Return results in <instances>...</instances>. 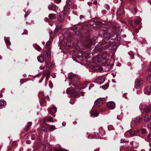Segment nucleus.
Returning a JSON list of instances; mask_svg holds the SVG:
<instances>
[{"label":"nucleus","instance_id":"1","mask_svg":"<svg viewBox=\"0 0 151 151\" xmlns=\"http://www.w3.org/2000/svg\"><path fill=\"white\" fill-rule=\"evenodd\" d=\"M142 111L146 113H151V105L148 106L141 105L140 107Z\"/></svg>","mask_w":151,"mask_h":151},{"label":"nucleus","instance_id":"2","mask_svg":"<svg viewBox=\"0 0 151 151\" xmlns=\"http://www.w3.org/2000/svg\"><path fill=\"white\" fill-rule=\"evenodd\" d=\"M97 60L99 62H101L103 63H105L106 61V57L105 55L98 56L97 58Z\"/></svg>","mask_w":151,"mask_h":151},{"label":"nucleus","instance_id":"3","mask_svg":"<svg viewBox=\"0 0 151 151\" xmlns=\"http://www.w3.org/2000/svg\"><path fill=\"white\" fill-rule=\"evenodd\" d=\"M49 124L45 122H43L41 129L44 132H47L49 131Z\"/></svg>","mask_w":151,"mask_h":151},{"label":"nucleus","instance_id":"4","mask_svg":"<svg viewBox=\"0 0 151 151\" xmlns=\"http://www.w3.org/2000/svg\"><path fill=\"white\" fill-rule=\"evenodd\" d=\"M107 106L111 109H113L115 107V103L112 101L109 102L107 104Z\"/></svg>","mask_w":151,"mask_h":151},{"label":"nucleus","instance_id":"5","mask_svg":"<svg viewBox=\"0 0 151 151\" xmlns=\"http://www.w3.org/2000/svg\"><path fill=\"white\" fill-rule=\"evenodd\" d=\"M78 88H79L78 87L75 88L74 89L72 88H69L67 89L66 92L68 94H72L74 93L76 90L78 89Z\"/></svg>","mask_w":151,"mask_h":151},{"label":"nucleus","instance_id":"6","mask_svg":"<svg viewBox=\"0 0 151 151\" xmlns=\"http://www.w3.org/2000/svg\"><path fill=\"white\" fill-rule=\"evenodd\" d=\"M143 83V81L142 78L137 79L135 82V84L137 86H141Z\"/></svg>","mask_w":151,"mask_h":151},{"label":"nucleus","instance_id":"7","mask_svg":"<svg viewBox=\"0 0 151 151\" xmlns=\"http://www.w3.org/2000/svg\"><path fill=\"white\" fill-rule=\"evenodd\" d=\"M42 122L46 123L48 121L52 122H53V120L52 117L51 116L47 117L44 118L42 120Z\"/></svg>","mask_w":151,"mask_h":151},{"label":"nucleus","instance_id":"8","mask_svg":"<svg viewBox=\"0 0 151 151\" xmlns=\"http://www.w3.org/2000/svg\"><path fill=\"white\" fill-rule=\"evenodd\" d=\"M90 113L91 116L93 117H96L99 115L98 112L96 110L91 111H90Z\"/></svg>","mask_w":151,"mask_h":151},{"label":"nucleus","instance_id":"9","mask_svg":"<svg viewBox=\"0 0 151 151\" xmlns=\"http://www.w3.org/2000/svg\"><path fill=\"white\" fill-rule=\"evenodd\" d=\"M48 111L52 114L56 113L57 111V109L55 106L49 108L48 109Z\"/></svg>","mask_w":151,"mask_h":151},{"label":"nucleus","instance_id":"10","mask_svg":"<svg viewBox=\"0 0 151 151\" xmlns=\"http://www.w3.org/2000/svg\"><path fill=\"white\" fill-rule=\"evenodd\" d=\"M103 103V101L101 99H98L95 102V104L97 106H99L102 105Z\"/></svg>","mask_w":151,"mask_h":151},{"label":"nucleus","instance_id":"11","mask_svg":"<svg viewBox=\"0 0 151 151\" xmlns=\"http://www.w3.org/2000/svg\"><path fill=\"white\" fill-rule=\"evenodd\" d=\"M50 56V50H48L47 52H44L43 55L42 56L45 59L46 58H48Z\"/></svg>","mask_w":151,"mask_h":151},{"label":"nucleus","instance_id":"12","mask_svg":"<svg viewBox=\"0 0 151 151\" xmlns=\"http://www.w3.org/2000/svg\"><path fill=\"white\" fill-rule=\"evenodd\" d=\"M145 93L148 95L151 94V86H148L147 87Z\"/></svg>","mask_w":151,"mask_h":151},{"label":"nucleus","instance_id":"13","mask_svg":"<svg viewBox=\"0 0 151 151\" xmlns=\"http://www.w3.org/2000/svg\"><path fill=\"white\" fill-rule=\"evenodd\" d=\"M49 17L50 19L54 20L56 18V16L55 14H49Z\"/></svg>","mask_w":151,"mask_h":151},{"label":"nucleus","instance_id":"14","mask_svg":"<svg viewBox=\"0 0 151 151\" xmlns=\"http://www.w3.org/2000/svg\"><path fill=\"white\" fill-rule=\"evenodd\" d=\"M151 120V115H146L144 119V121L145 122H148Z\"/></svg>","mask_w":151,"mask_h":151},{"label":"nucleus","instance_id":"15","mask_svg":"<svg viewBox=\"0 0 151 151\" xmlns=\"http://www.w3.org/2000/svg\"><path fill=\"white\" fill-rule=\"evenodd\" d=\"M93 44L91 43V40H89L88 41L87 43L85 44V45L88 47H90V46H91Z\"/></svg>","mask_w":151,"mask_h":151},{"label":"nucleus","instance_id":"16","mask_svg":"<svg viewBox=\"0 0 151 151\" xmlns=\"http://www.w3.org/2000/svg\"><path fill=\"white\" fill-rule=\"evenodd\" d=\"M32 122H28L27 124V125L25 127V130H27L29 127L32 125Z\"/></svg>","mask_w":151,"mask_h":151},{"label":"nucleus","instance_id":"17","mask_svg":"<svg viewBox=\"0 0 151 151\" xmlns=\"http://www.w3.org/2000/svg\"><path fill=\"white\" fill-rule=\"evenodd\" d=\"M33 46L37 50L40 51L41 50V48L40 47L37 45L36 44H34Z\"/></svg>","mask_w":151,"mask_h":151},{"label":"nucleus","instance_id":"18","mask_svg":"<svg viewBox=\"0 0 151 151\" xmlns=\"http://www.w3.org/2000/svg\"><path fill=\"white\" fill-rule=\"evenodd\" d=\"M38 60L40 62L42 63L45 60L43 58L42 56L41 57L38 56L37 57Z\"/></svg>","mask_w":151,"mask_h":151},{"label":"nucleus","instance_id":"19","mask_svg":"<svg viewBox=\"0 0 151 151\" xmlns=\"http://www.w3.org/2000/svg\"><path fill=\"white\" fill-rule=\"evenodd\" d=\"M5 41L6 44L7 45V46L8 47L9 46L11 45V42L8 39H5Z\"/></svg>","mask_w":151,"mask_h":151},{"label":"nucleus","instance_id":"20","mask_svg":"<svg viewBox=\"0 0 151 151\" xmlns=\"http://www.w3.org/2000/svg\"><path fill=\"white\" fill-rule=\"evenodd\" d=\"M44 74V75L46 76V80H48L49 78L50 75V71H48L47 72H45Z\"/></svg>","mask_w":151,"mask_h":151},{"label":"nucleus","instance_id":"21","mask_svg":"<svg viewBox=\"0 0 151 151\" xmlns=\"http://www.w3.org/2000/svg\"><path fill=\"white\" fill-rule=\"evenodd\" d=\"M128 132L131 137H133L135 134L134 131L133 130H130Z\"/></svg>","mask_w":151,"mask_h":151},{"label":"nucleus","instance_id":"22","mask_svg":"<svg viewBox=\"0 0 151 151\" xmlns=\"http://www.w3.org/2000/svg\"><path fill=\"white\" fill-rule=\"evenodd\" d=\"M45 63H46V66L49 68H52L54 67V66H53L52 64H51L49 62L47 61L45 62Z\"/></svg>","mask_w":151,"mask_h":151},{"label":"nucleus","instance_id":"23","mask_svg":"<svg viewBox=\"0 0 151 151\" xmlns=\"http://www.w3.org/2000/svg\"><path fill=\"white\" fill-rule=\"evenodd\" d=\"M44 151H51V149L47 146H44Z\"/></svg>","mask_w":151,"mask_h":151},{"label":"nucleus","instance_id":"24","mask_svg":"<svg viewBox=\"0 0 151 151\" xmlns=\"http://www.w3.org/2000/svg\"><path fill=\"white\" fill-rule=\"evenodd\" d=\"M141 121V118H137L136 119L135 123V124H137L140 122Z\"/></svg>","mask_w":151,"mask_h":151},{"label":"nucleus","instance_id":"25","mask_svg":"<svg viewBox=\"0 0 151 151\" xmlns=\"http://www.w3.org/2000/svg\"><path fill=\"white\" fill-rule=\"evenodd\" d=\"M77 93L78 94L77 95L75 94L74 95V96L76 97H79L81 95L84 96V93H81L80 91L78 92Z\"/></svg>","mask_w":151,"mask_h":151},{"label":"nucleus","instance_id":"26","mask_svg":"<svg viewBox=\"0 0 151 151\" xmlns=\"http://www.w3.org/2000/svg\"><path fill=\"white\" fill-rule=\"evenodd\" d=\"M49 129L50 130H54L56 129L55 126L53 125H49Z\"/></svg>","mask_w":151,"mask_h":151},{"label":"nucleus","instance_id":"27","mask_svg":"<svg viewBox=\"0 0 151 151\" xmlns=\"http://www.w3.org/2000/svg\"><path fill=\"white\" fill-rule=\"evenodd\" d=\"M61 28V26L60 25H58L55 30V33H57L60 30Z\"/></svg>","mask_w":151,"mask_h":151},{"label":"nucleus","instance_id":"28","mask_svg":"<svg viewBox=\"0 0 151 151\" xmlns=\"http://www.w3.org/2000/svg\"><path fill=\"white\" fill-rule=\"evenodd\" d=\"M50 44V42L48 41L46 43L45 47L46 49H48L49 46Z\"/></svg>","mask_w":151,"mask_h":151},{"label":"nucleus","instance_id":"29","mask_svg":"<svg viewBox=\"0 0 151 151\" xmlns=\"http://www.w3.org/2000/svg\"><path fill=\"white\" fill-rule=\"evenodd\" d=\"M141 21V19L139 18H138L137 20L135 21L134 22L136 24H137Z\"/></svg>","mask_w":151,"mask_h":151},{"label":"nucleus","instance_id":"30","mask_svg":"<svg viewBox=\"0 0 151 151\" xmlns=\"http://www.w3.org/2000/svg\"><path fill=\"white\" fill-rule=\"evenodd\" d=\"M5 102L3 101H0V108L3 107L5 105Z\"/></svg>","mask_w":151,"mask_h":151},{"label":"nucleus","instance_id":"31","mask_svg":"<svg viewBox=\"0 0 151 151\" xmlns=\"http://www.w3.org/2000/svg\"><path fill=\"white\" fill-rule=\"evenodd\" d=\"M109 87V85L108 84L104 85L102 86V88L104 89H107Z\"/></svg>","mask_w":151,"mask_h":151},{"label":"nucleus","instance_id":"32","mask_svg":"<svg viewBox=\"0 0 151 151\" xmlns=\"http://www.w3.org/2000/svg\"><path fill=\"white\" fill-rule=\"evenodd\" d=\"M95 136H96V134L95 133H94V134L91 136V137L90 135H88V138L89 139L94 138Z\"/></svg>","mask_w":151,"mask_h":151},{"label":"nucleus","instance_id":"33","mask_svg":"<svg viewBox=\"0 0 151 151\" xmlns=\"http://www.w3.org/2000/svg\"><path fill=\"white\" fill-rule=\"evenodd\" d=\"M63 20V17L62 16H60V18L58 19V21L60 22H62Z\"/></svg>","mask_w":151,"mask_h":151},{"label":"nucleus","instance_id":"34","mask_svg":"<svg viewBox=\"0 0 151 151\" xmlns=\"http://www.w3.org/2000/svg\"><path fill=\"white\" fill-rule=\"evenodd\" d=\"M45 99H41L40 101V104L41 105L44 104L45 102Z\"/></svg>","mask_w":151,"mask_h":151},{"label":"nucleus","instance_id":"35","mask_svg":"<svg viewBox=\"0 0 151 151\" xmlns=\"http://www.w3.org/2000/svg\"><path fill=\"white\" fill-rule=\"evenodd\" d=\"M140 131L143 134H145L146 133V130L144 129H142Z\"/></svg>","mask_w":151,"mask_h":151},{"label":"nucleus","instance_id":"36","mask_svg":"<svg viewBox=\"0 0 151 151\" xmlns=\"http://www.w3.org/2000/svg\"><path fill=\"white\" fill-rule=\"evenodd\" d=\"M35 132H32V133L31 138L33 139H34L35 138Z\"/></svg>","mask_w":151,"mask_h":151},{"label":"nucleus","instance_id":"37","mask_svg":"<svg viewBox=\"0 0 151 151\" xmlns=\"http://www.w3.org/2000/svg\"><path fill=\"white\" fill-rule=\"evenodd\" d=\"M147 139L149 141H151V134H150L148 135Z\"/></svg>","mask_w":151,"mask_h":151},{"label":"nucleus","instance_id":"38","mask_svg":"<svg viewBox=\"0 0 151 151\" xmlns=\"http://www.w3.org/2000/svg\"><path fill=\"white\" fill-rule=\"evenodd\" d=\"M68 76L70 78L72 79L73 78V74L72 73H69Z\"/></svg>","mask_w":151,"mask_h":151},{"label":"nucleus","instance_id":"39","mask_svg":"<svg viewBox=\"0 0 151 151\" xmlns=\"http://www.w3.org/2000/svg\"><path fill=\"white\" fill-rule=\"evenodd\" d=\"M151 78V75H149L147 77V80L148 81H150Z\"/></svg>","mask_w":151,"mask_h":151},{"label":"nucleus","instance_id":"40","mask_svg":"<svg viewBox=\"0 0 151 151\" xmlns=\"http://www.w3.org/2000/svg\"><path fill=\"white\" fill-rule=\"evenodd\" d=\"M48 8L50 10H53V6L51 5H49L48 6Z\"/></svg>","mask_w":151,"mask_h":151},{"label":"nucleus","instance_id":"41","mask_svg":"<svg viewBox=\"0 0 151 151\" xmlns=\"http://www.w3.org/2000/svg\"><path fill=\"white\" fill-rule=\"evenodd\" d=\"M124 10L123 9H121L120 10L119 14L120 15H122L123 14Z\"/></svg>","mask_w":151,"mask_h":151},{"label":"nucleus","instance_id":"42","mask_svg":"<svg viewBox=\"0 0 151 151\" xmlns=\"http://www.w3.org/2000/svg\"><path fill=\"white\" fill-rule=\"evenodd\" d=\"M54 34L53 33V32H50V37L51 38H52L54 36Z\"/></svg>","mask_w":151,"mask_h":151},{"label":"nucleus","instance_id":"43","mask_svg":"<svg viewBox=\"0 0 151 151\" xmlns=\"http://www.w3.org/2000/svg\"><path fill=\"white\" fill-rule=\"evenodd\" d=\"M97 68L100 70V71H102L103 70V68L100 66H99L97 67Z\"/></svg>","mask_w":151,"mask_h":151},{"label":"nucleus","instance_id":"44","mask_svg":"<svg viewBox=\"0 0 151 151\" xmlns=\"http://www.w3.org/2000/svg\"><path fill=\"white\" fill-rule=\"evenodd\" d=\"M126 141V140L124 139H121V142H122V143L124 142H125Z\"/></svg>","mask_w":151,"mask_h":151},{"label":"nucleus","instance_id":"45","mask_svg":"<svg viewBox=\"0 0 151 151\" xmlns=\"http://www.w3.org/2000/svg\"><path fill=\"white\" fill-rule=\"evenodd\" d=\"M133 12H137V10L136 8H134V10L133 11Z\"/></svg>","mask_w":151,"mask_h":151},{"label":"nucleus","instance_id":"46","mask_svg":"<svg viewBox=\"0 0 151 151\" xmlns=\"http://www.w3.org/2000/svg\"><path fill=\"white\" fill-rule=\"evenodd\" d=\"M26 143L27 144H29L30 143V142L29 141V140H27L26 141Z\"/></svg>","mask_w":151,"mask_h":151},{"label":"nucleus","instance_id":"47","mask_svg":"<svg viewBox=\"0 0 151 151\" xmlns=\"http://www.w3.org/2000/svg\"><path fill=\"white\" fill-rule=\"evenodd\" d=\"M150 70L151 71V63H150Z\"/></svg>","mask_w":151,"mask_h":151},{"label":"nucleus","instance_id":"48","mask_svg":"<svg viewBox=\"0 0 151 151\" xmlns=\"http://www.w3.org/2000/svg\"><path fill=\"white\" fill-rule=\"evenodd\" d=\"M93 3L94 4H96L97 3V1H94Z\"/></svg>","mask_w":151,"mask_h":151},{"label":"nucleus","instance_id":"49","mask_svg":"<svg viewBox=\"0 0 151 151\" xmlns=\"http://www.w3.org/2000/svg\"><path fill=\"white\" fill-rule=\"evenodd\" d=\"M80 19H83V16L82 15H81L80 16Z\"/></svg>","mask_w":151,"mask_h":151},{"label":"nucleus","instance_id":"50","mask_svg":"<svg viewBox=\"0 0 151 151\" xmlns=\"http://www.w3.org/2000/svg\"><path fill=\"white\" fill-rule=\"evenodd\" d=\"M100 80H101V79L103 80V82H104V79H103L102 78H100Z\"/></svg>","mask_w":151,"mask_h":151},{"label":"nucleus","instance_id":"51","mask_svg":"<svg viewBox=\"0 0 151 151\" xmlns=\"http://www.w3.org/2000/svg\"><path fill=\"white\" fill-rule=\"evenodd\" d=\"M148 127H150V128H151V124H149L148 125Z\"/></svg>","mask_w":151,"mask_h":151},{"label":"nucleus","instance_id":"52","mask_svg":"<svg viewBox=\"0 0 151 151\" xmlns=\"http://www.w3.org/2000/svg\"><path fill=\"white\" fill-rule=\"evenodd\" d=\"M86 86H85L81 88V89H82L85 88H86Z\"/></svg>","mask_w":151,"mask_h":151},{"label":"nucleus","instance_id":"53","mask_svg":"<svg viewBox=\"0 0 151 151\" xmlns=\"http://www.w3.org/2000/svg\"><path fill=\"white\" fill-rule=\"evenodd\" d=\"M75 83L74 82H73V83H72V85H73V86H75L74 84H75Z\"/></svg>","mask_w":151,"mask_h":151},{"label":"nucleus","instance_id":"54","mask_svg":"<svg viewBox=\"0 0 151 151\" xmlns=\"http://www.w3.org/2000/svg\"><path fill=\"white\" fill-rule=\"evenodd\" d=\"M61 1H57L58 3H60L61 2Z\"/></svg>","mask_w":151,"mask_h":151},{"label":"nucleus","instance_id":"55","mask_svg":"<svg viewBox=\"0 0 151 151\" xmlns=\"http://www.w3.org/2000/svg\"><path fill=\"white\" fill-rule=\"evenodd\" d=\"M88 5H90V2H88Z\"/></svg>","mask_w":151,"mask_h":151},{"label":"nucleus","instance_id":"56","mask_svg":"<svg viewBox=\"0 0 151 151\" xmlns=\"http://www.w3.org/2000/svg\"><path fill=\"white\" fill-rule=\"evenodd\" d=\"M149 2L151 4V1H149Z\"/></svg>","mask_w":151,"mask_h":151},{"label":"nucleus","instance_id":"57","mask_svg":"<svg viewBox=\"0 0 151 151\" xmlns=\"http://www.w3.org/2000/svg\"><path fill=\"white\" fill-rule=\"evenodd\" d=\"M1 55H0V60L1 59Z\"/></svg>","mask_w":151,"mask_h":151},{"label":"nucleus","instance_id":"58","mask_svg":"<svg viewBox=\"0 0 151 151\" xmlns=\"http://www.w3.org/2000/svg\"><path fill=\"white\" fill-rule=\"evenodd\" d=\"M99 83L100 84H101V83Z\"/></svg>","mask_w":151,"mask_h":151}]
</instances>
